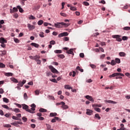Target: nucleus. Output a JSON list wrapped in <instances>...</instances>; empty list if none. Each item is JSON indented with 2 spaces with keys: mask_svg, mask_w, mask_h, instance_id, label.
Returning <instances> with one entry per match:
<instances>
[{
  "mask_svg": "<svg viewBox=\"0 0 130 130\" xmlns=\"http://www.w3.org/2000/svg\"><path fill=\"white\" fill-rule=\"evenodd\" d=\"M57 56L59 57L60 58H64V55L62 54H58Z\"/></svg>",
  "mask_w": 130,
  "mask_h": 130,
  "instance_id": "46",
  "label": "nucleus"
},
{
  "mask_svg": "<svg viewBox=\"0 0 130 130\" xmlns=\"http://www.w3.org/2000/svg\"><path fill=\"white\" fill-rule=\"evenodd\" d=\"M50 44H51V45H54V44H55V41H54V40L51 41L50 42Z\"/></svg>",
  "mask_w": 130,
  "mask_h": 130,
  "instance_id": "52",
  "label": "nucleus"
},
{
  "mask_svg": "<svg viewBox=\"0 0 130 130\" xmlns=\"http://www.w3.org/2000/svg\"><path fill=\"white\" fill-rule=\"evenodd\" d=\"M4 93H5L4 89L3 88H0V94H4Z\"/></svg>",
  "mask_w": 130,
  "mask_h": 130,
  "instance_id": "60",
  "label": "nucleus"
},
{
  "mask_svg": "<svg viewBox=\"0 0 130 130\" xmlns=\"http://www.w3.org/2000/svg\"><path fill=\"white\" fill-rule=\"evenodd\" d=\"M111 66H115V64H116V62L114 60H112L111 62Z\"/></svg>",
  "mask_w": 130,
  "mask_h": 130,
  "instance_id": "42",
  "label": "nucleus"
},
{
  "mask_svg": "<svg viewBox=\"0 0 130 130\" xmlns=\"http://www.w3.org/2000/svg\"><path fill=\"white\" fill-rule=\"evenodd\" d=\"M49 69H50L51 72L53 74H58V71L55 68L53 67L52 66H49Z\"/></svg>",
  "mask_w": 130,
  "mask_h": 130,
  "instance_id": "4",
  "label": "nucleus"
},
{
  "mask_svg": "<svg viewBox=\"0 0 130 130\" xmlns=\"http://www.w3.org/2000/svg\"><path fill=\"white\" fill-rule=\"evenodd\" d=\"M55 52V53H62V51H61V50H55L54 51Z\"/></svg>",
  "mask_w": 130,
  "mask_h": 130,
  "instance_id": "26",
  "label": "nucleus"
},
{
  "mask_svg": "<svg viewBox=\"0 0 130 130\" xmlns=\"http://www.w3.org/2000/svg\"><path fill=\"white\" fill-rule=\"evenodd\" d=\"M11 81H12V82H14V83H19V81H18V80H17V79L15 78H12Z\"/></svg>",
  "mask_w": 130,
  "mask_h": 130,
  "instance_id": "27",
  "label": "nucleus"
},
{
  "mask_svg": "<svg viewBox=\"0 0 130 130\" xmlns=\"http://www.w3.org/2000/svg\"><path fill=\"white\" fill-rule=\"evenodd\" d=\"M71 24L66 23L64 22H57L54 24V26L56 28H61V26H64V27H69Z\"/></svg>",
  "mask_w": 130,
  "mask_h": 130,
  "instance_id": "1",
  "label": "nucleus"
},
{
  "mask_svg": "<svg viewBox=\"0 0 130 130\" xmlns=\"http://www.w3.org/2000/svg\"><path fill=\"white\" fill-rule=\"evenodd\" d=\"M118 76H120L121 77H124V75L121 73H115L110 75L109 78H114V77H117Z\"/></svg>",
  "mask_w": 130,
  "mask_h": 130,
  "instance_id": "2",
  "label": "nucleus"
},
{
  "mask_svg": "<svg viewBox=\"0 0 130 130\" xmlns=\"http://www.w3.org/2000/svg\"><path fill=\"white\" fill-rule=\"evenodd\" d=\"M79 56L80 57H81L82 58H84V57L85 56V55L83 53H81L80 54H79Z\"/></svg>",
  "mask_w": 130,
  "mask_h": 130,
  "instance_id": "56",
  "label": "nucleus"
},
{
  "mask_svg": "<svg viewBox=\"0 0 130 130\" xmlns=\"http://www.w3.org/2000/svg\"><path fill=\"white\" fill-rule=\"evenodd\" d=\"M10 110H12V111H14V112H16V113H18V112H20V109L18 108H15V109H12L10 108Z\"/></svg>",
  "mask_w": 130,
  "mask_h": 130,
  "instance_id": "14",
  "label": "nucleus"
},
{
  "mask_svg": "<svg viewBox=\"0 0 130 130\" xmlns=\"http://www.w3.org/2000/svg\"><path fill=\"white\" fill-rule=\"evenodd\" d=\"M39 58H40V56H39L38 55H36V56H35V60H37V59H39Z\"/></svg>",
  "mask_w": 130,
  "mask_h": 130,
  "instance_id": "47",
  "label": "nucleus"
},
{
  "mask_svg": "<svg viewBox=\"0 0 130 130\" xmlns=\"http://www.w3.org/2000/svg\"><path fill=\"white\" fill-rule=\"evenodd\" d=\"M23 85L24 84L22 83V81H19L17 84V86L19 87H23Z\"/></svg>",
  "mask_w": 130,
  "mask_h": 130,
  "instance_id": "37",
  "label": "nucleus"
},
{
  "mask_svg": "<svg viewBox=\"0 0 130 130\" xmlns=\"http://www.w3.org/2000/svg\"><path fill=\"white\" fill-rule=\"evenodd\" d=\"M29 20H35L36 19V17H35L33 15H30L29 17H28Z\"/></svg>",
  "mask_w": 130,
  "mask_h": 130,
  "instance_id": "30",
  "label": "nucleus"
},
{
  "mask_svg": "<svg viewBox=\"0 0 130 130\" xmlns=\"http://www.w3.org/2000/svg\"><path fill=\"white\" fill-rule=\"evenodd\" d=\"M42 24H43V20H41L38 22V24L39 26H41V25H42Z\"/></svg>",
  "mask_w": 130,
  "mask_h": 130,
  "instance_id": "38",
  "label": "nucleus"
},
{
  "mask_svg": "<svg viewBox=\"0 0 130 130\" xmlns=\"http://www.w3.org/2000/svg\"><path fill=\"white\" fill-rule=\"evenodd\" d=\"M27 27L29 30H34L35 28H36V26L35 25H31V24L28 23L27 24Z\"/></svg>",
  "mask_w": 130,
  "mask_h": 130,
  "instance_id": "6",
  "label": "nucleus"
},
{
  "mask_svg": "<svg viewBox=\"0 0 130 130\" xmlns=\"http://www.w3.org/2000/svg\"><path fill=\"white\" fill-rule=\"evenodd\" d=\"M22 120H23L24 122H26L27 121V118L26 117H23Z\"/></svg>",
  "mask_w": 130,
  "mask_h": 130,
  "instance_id": "59",
  "label": "nucleus"
},
{
  "mask_svg": "<svg viewBox=\"0 0 130 130\" xmlns=\"http://www.w3.org/2000/svg\"><path fill=\"white\" fill-rule=\"evenodd\" d=\"M123 30H126V31H128V30H130V27L129 26H125L123 28Z\"/></svg>",
  "mask_w": 130,
  "mask_h": 130,
  "instance_id": "51",
  "label": "nucleus"
},
{
  "mask_svg": "<svg viewBox=\"0 0 130 130\" xmlns=\"http://www.w3.org/2000/svg\"><path fill=\"white\" fill-rule=\"evenodd\" d=\"M77 70H78V71H80V72H81V73H83V72H84V70L81 69V68L79 66H78L76 68Z\"/></svg>",
  "mask_w": 130,
  "mask_h": 130,
  "instance_id": "39",
  "label": "nucleus"
},
{
  "mask_svg": "<svg viewBox=\"0 0 130 130\" xmlns=\"http://www.w3.org/2000/svg\"><path fill=\"white\" fill-rule=\"evenodd\" d=\"M0 68H6V65L3 63H0Z\"/></svg>",
  "mask_w": 130,
  "mask_h": 130,
  "instance_id": "55",
  "label": "nucleus"
},
{
  "mask_svg": "<svg viewBox=\"0 0 130 130\" xmlns=\"http://www.w3.org/2000/svg\"><path fill=\"white\" fill-rule=\"evenodd\" d=\"M5 75L6 77H12L13 76V73H6L5 74Z\"/></svg>",
  "mask_w": 130,
  "mask_h": 130,
  "instance_id": "20",
  "label": "nucleus"
},
{
  "mask_svg": "<svg viewBox=\"0 0 130 130\" xmlns=\"http://www.w3.org/2000/svg\"><path fill=\"white\" fill-rule=\"evenodd\" d=\"M94 118H98V119H99V120H100V119H101V117H100V116H99V114H95V116H94Z\"/></svg>",
  "mask_w": 130,
  "mask_h": 130,
  "instance_id": "24",
  "label": "nucleus"
},
{
  "mask_svg": "<svg viewBox=\"0 0 130 130\" xmlns=\"http://www.w3.org/2000/svg\"><path fill=\"white\" fill-rule=\"evenodd\" d=\"M104 101L105 102H106V103H110L111 104H117V102L111 100H105Z\"/></svg>",
  "mask_w": 130,
  "mask_h": 130,
  "instance_id": "8",
  "label": "nucleus"
},
{
  "mask_svg": "<svg viewBox=\"0 0 130 130\" xmlns=\"http://www.w3.org/2000/svg\"><path fill=\"white\" fill-rule=\"evenodd\" d=\"M3 101H4V102H5L6 103H9V99H8L6 98H3Z\"/></svg>",
  "mask_w": 130,
  "mask_h": 130,
  "instance_id": "34",
  "label": "nucleus"
},
{
  "mask_svg": "<svg viewBox=\"0 0 130 130\" xmlns=\"http://www.w3.org/2000/svg\"><path fill=\"white\" fill-rule=\"evenodd\" d=\"M70 10H71V11H77V9H76V8L75 7H71L70 8Z\"/></svg>",
  "mask_w": 130,
  "mask_h": 130,
  "instance_id": "53",
  "label": "nucleus"
},
{
  "mask_svg": "<svg viewBox=\"0 0 130 130\" xmlns=\"http://www.w3.org/2000/svg\"><path fill=\"white\" fill-rule=\"evenodd\" d=\"M90 67L92 69H96V66H95L93 64H91Z\"/></svg>",
  "mask_w": 130,
  "mask_h": 130,
  "instance_id": "62",
  "label": "nucleus"
},
{
  "mask_svg": "<svg viewBox=\"0 0 130 130\" xmlns=\"http://www.w3.org/2000/svg\"><path fill=\"white\" fill-rule=\"evenodd\" d=\"M22 106L23 109H24L26 111H27V112H29L30 113H35V112L32 111L31 110L28 109V107L27 105L23 104L22 105Z\"/></svg>",
  "mask_w": 130,
  "mask_h": 130,
  "instance_id": "3",
  "label": "nucleus"
},
{
  "mask_svg": "<svg viewBox=\"0 0 130 130\" xmlns=\"http://www.w3.org/2000/svg\"><path fill=\"white\" fill-rule=\"evenodd\" d=\"M24 99L27 100L28 99V95L26 93H24L23 95Z\"/></svg>",
  "mask_w": 130,
  "mask_h": 130,
  "instance_id": "49",
  "label": "nucleus"
},
{
  "mask_svg": "<svg viewBox=\"0 0 130 130\" xmlns=\"http://www.w3.org/2000/svg\"><path fill=\"white\" fill-rule=\"evenodd\" d=\"M17 9H18L20 13H23L24 12V10H23V9L22 8H21V7L20 6H18L17 7Z\"/></svg>",
  "mask_w": 130,
  "mask_h": 130,
  "instance_id": "19",
  "label": "nucleus"
},
{
  "mask_svg": "<svg viewBox=\"0 0 130 130\" xmlns=\"http://www.w3.org/2000/svg\"><path fill=\"white\" fill-rule=\"evenodd\" d=\"M4 127H12V125H11L10 124H6L4 125Z\"/></svg>",
  "mask_w": 130,
  "mask_h": 130,
  "instance_id": "50",
  "label": "nucleus"
},
{
  "mask_svg": "<svg viewBox=\"0 0 130 130\" xmlns=\"http://www.w3.org/2000/svg\"><path fill=\"white\" fill-rule=\"evenodd\" d=\"M40 90H36L35 91V94L36 95H39L40 94Z\"/></svg>",
  "mask_w": 130,
  "mask_h": 130,
  "instance_id": "54",
  "label": "nucleus"
},
{
  "mask_svg": "<svg viewBox=\"0 0 130 130\" xmlns=\"http://www.w3.org/2000/svg\"><path fill=\"white\" fill-rule=\"evenodd\" d=\"M39 36H40V37H41L42 38H44V32H40V34H39Z\"/></svg>",
  "mask_w": 130,
  "mask_h": 130,
  "instance_id": "44",
  "label": "nucleus"
},
{
  "mask_svg": "<svg viewBox=\"0 0 130 130\" xmlns=\"http://www.w3.org/2000/svg\"><path fill=\"white\" fill-rule=\"evenodd\" d=\"M83 5H84V6H85L86 7H88V6H90V4H89V3H88L87 2H83Z\"/></svg>",
  "mask_w": 130,
  "mask_h": 130,
  "instance_id": "33",
  "label": "nucleus"
},
{
  "mask_svg": "<svg viewBox=\"0 0 130 130\" xmlns=\"http://www.w3.org/2000/svg\"><path fill=\"white\" fill-rule=\"evenodd\" d=\"M31 110H32V111H34L35 110V107H36V105L34 104H31Z\"/></svg>",
  "mask_w": 130,
  "mask_h": 130,
  "instance_id": "22",
  "label": "nucleus"
},
{
  "mask_svg": "<svg viewBox=\"0 0 130 130\" xmlns=\"http://www.w3.org/2000/svg\"><path fill=\"white\" fill-rule=\"evenodd\" d=\"M85 98L86 99H88L89 101H91V102H94V99L90 95H86L85 96Z\"/></svg>",
  "mask_w": 130,
  "mask_h": 130,
  "instance_id": "9",
  "label": "nucleus"
},
{
  "mask_svg": "<svg viewBox=\"0 0 130 130\" xmlns=\"http://www.w3.org/2000/svg\"><path fill=\"white\" fill-rule=\"evenodd\" d=\"M94 110L97 111V112H101V109H100L99 108H94Z\"/></svg>",
  "mask_w": 130,
  "mask_h": 130,
  "instance_id": "45",
  "label": "nucleus"
},
{
  "mask_svg": "<svg viewBox=\"0 0 130 130\" xmlns=\"http://www.w3.org/2000/svg\"><path fill=\"white\" fill-rule=\"evenodd\" d=\"M11 124H12V125H14V126H16V127H19V126H20V125H18L17 122L11 123Z\"/></svg>",
  "mask_w": 130,
  "mask_h": 130,
  "instance_id": "23",
  "label": "nucleus"
},
{
  "mask_svg": "<svg viewBox=\"0 0 130 130\" xmlns=\"http://www.w3.org/2000/svg\"><path fill=\"white\" fill-rule=\"evenodd\" d=\"M14 18H15V19H17V18H18V17H19V15H18V14H17V13H15L14 14Z\"/></svg>",
  "mask_w": 130,
  "mask_h": 130,
  "instance_id": "58",
  "label": "nucleus"
},
{
  "mask_svg": "<svg viewBox=\"0 0 130 130\" xmlns=\"http://www.w3.org/2000/svg\"><path fill=\"white\" fill-rule=\"evenodd\" d=\"M116 63H120V59L116 58L115 59Z\"/></svg>",
  "mask_w": 130,
  "mask_h": 130,
  "instance_id": "40",
  "label": "nucleus"
},
{
  "mask_svg": "<svg viewBox=\"0 0 130 130\" xmlns=\"http://www.w3.org/2000/svg\"><path fill=\"white\" fill-rule=\"evenodd\" d=\"M56 115H57V113H51L50 114V116H51V117H53V116H56Z\"/></svg>",
  "mask_w": 130,
  "mask_h": 130,
  "instance_id": "31",
  "label": "nucleus"
},
{
  "mask_svg": "<svg viewBox=\"0 0 130 130\" xmlns=\"http://www.w3.org/2000/svg\"><path fill=\"white\" fill-rule=\"evenodd\" d=\"M7 41L5 38L1 37L0 38V43H7Z\"/></svg>",
  "mask_w": 130,
  "mask_h": 130,
  "instance_id": "13",
  "label": "nucleus"
},
{
  "mask_svg": "<svg viewBox=\"0 0 130 130\" xmlns=\"http://www.w3.org/2000/svg\"><path fill=\"white\" fill-rule=\"evenodd\" d=\"M100 44L102 46H104V45H106V44L104 42H101Z\"/></svg>",
  "mask_w": 130,
  "mask_h": 130,
  "instance_id": "63",
  "label": "nucleus"
},
{
  "mask_svg": "<svg viewBox=\"0 0 130 130\" xmlns=\"http://www.w3.org/2000/svg\"><path fill=\"white\" fill-rule=\"evenodd\" d=\"M47 76V77H49V76H52V73H51V72H49V71H47L46 73Z\"/></svg>",
  "mask_w": 130,
  "mask_h": 130,
  "instance_id": "36",
  "label": "nucleus"
},
{
  "mask_svg": "<svg viewBox=\"0 0 130 130\" xmlns=\"http://www.w3.org/2000/svg\"><path fill=\"white\" fill-rule=\"evenodd\" d=\"M38 119H39V120H44V117H38Z\"/></svg>",
  "mask_w": 130,
  "mask_h": 130,
  "instance_id": "57",
  "label": "nucleus"
},
{
  "mask_svg": "<svg viewBox=\"0 0 130 130\" xmlns=\"http://www.w3.org/2000/svg\"><path fill=\"white\" fill-rule=\"evenodd\" d=\"M13 12H18V8L16 7H14L13 8Z\"/></svg>",
  "mask_w": 130,
  "mask_h": 130,
  "instance_id": "64",
  "label": "nucleus"
},
{
  "mask_svg": "<svg viewBox=\"0 0 130 130\" xmlns=\"http://www.w3.org/2000/svg\"><path fill=\"white\" fill-rule=\"evenodd\" d=\"M61 108H62V109H69V106L66 104L62 105Z\"/></svg>",
  "mask_w": 130,
  "mask_h": 130,
  "instance_id": "18",
  "label": "nucleus"
},
{
  "mask_svg": "<svg viewBox=\"0 0 130 130\" xmlns=\"http://www.w3.org/2000/svg\"><path fill=\"white\" fill-rule=\"evenodd\" d=\"M64 104H66L65 102H61L60 103H57L56 104V105L57 106H58V105H64Z\"/></svg>",
  "mask_w": 130,
  "mask_h": 130,
  "instance_id": "32",
  "label": "nucleus"
},
{
  "mask_svg": "<svg viewBox=\"0 0 130 130\" xmlns=\"http://www.w3.org/2000/svg\"><path fill=\"white\" fill-rule=\"evenodd\" d=\"M12 119H14L15 120H20L21 121L22 120L15 116H12Z\"/></svg>",
  "mask_w": 130,
  "mask_h": 130,
  "instance_id": "28",
  "label": "nucleus"
},
{
  "mask_svg": "<svg viewBox=\"0 0 130 130\" xmlns=\"http://www.w3.org/2000/svg\"><path fill=\"white\" fill-rule=\"evenodd\" d=\"M102 105L98 104L92 105V107H101Z\"/></svg>",
  "mask_w": 130,
  "mask_h": 130,
  "instance_id": "41",
  "label": "nucleus"
},
{
  "mask_svg": "<svg viewBox=\"0 0 130 130\" xmlns=\"http://www.w3.org/2000/svg\"><path fill=\"white\" fill-rule=\"evenodd\" d=\"M68 35L69 33H68V32H64L59 34L58 37H59V38H60V37H63V36H68Z\"/></svg>",
  "mask_w": 130,
  "mask_h": 130,
  "instance_id": "7",
  "label": "nucleus"
},
{
  "mask_svg": "<svg viewBox=\"0 0 130 130\" xmlns=\"http://www.w3.org/2000/svg\"><path fill=\"white\" fill-rule=\"evenodd\" d=\"M40 112H47V110L43 109V108H41L39 109Z\"/></svg>",
  "mask_w": 130,
  "mask_h": 130,
  "instance_id": "25",
  "label": "nucleus"
},
{
  "mask_svg": "<svg viewBox=\"0 0 130 130\" xmlns=\"http://www.w3.org/2000/svg\"><path fill=\"white\" fill-rule=\"evenodd\" d=\"M46 125L47 126V130H53V129H50L51 128V125H50L49 124H46Z\"/></svg>",
  "mask_w": 130,
  "mask_h": 130,
  "instance_id": "21",
  "label": "nucleus"
},
{
  "mask_svg": "<svg viewBox=\"0 0 130 130\" xmlns=\"http://www.w3.org/2000/svg\"><path fill=\"white\" fill-rule=\"evenodd\" d=\"M64 41H69L70 40V38L69 37H64Z\"/></svg>",
  "mask_w": 130,
  "mask_h": 130,
  "instance_id": "61",
  "label": "nucleus"
},
{
  "mask_svg": "<svg viewBox=\"0 0 130 130\" xmlns=\"http://www.w3.org/2000/svg\"><path fill=\"white\" fill-rule=\"evenodd\" d=\"M2 107H3V108H6V109H7L8 110H10V109H11L9 106H7V105H3Z\"/></svg>",
  "mask_w": 130,
  "mask_h": 130,
  "instance_id": "29",
  "label": "nucleus"
},
{
  "mask_svg": "<svg viewBox=\"0 0 130 130\" xmlns=\"http://www.w3.org/2000/svg\"><path fill=\"white\" fill-rule=\"evenodd\" d=\"M64 89H67L68 90H71L73 89V87H71L70 85H64Z\"/></svg>",
  "mask_w": 130,
  "mask_h": 130,
  "instance_id": "17",
  "label": "nucleus"
},
{
  "mask_svg": "<svg viewBox=\"0 0 130 130\" xmlns=\"http://www.w3.org/2000/svg\"><path fill=\"white\" fill-rule=\"evenodd\" d=\"M50 81L51 82H53V83H57V81H56V79H55V78L50 79Z\"/></svg>",
  "mask_w": 130,
  "mask_h": 130,
  "instance_id": "43",
  "label": "nucleus"
},
{
  "mask_svg": "<svg viewBox=\"0 0 130 130\" xmlns=\"http://www.w3.org/2000/svg\"><path fill=\"white\" fill-rule=\"evenodd\" d=\"M74 49H70L69 50L67 51L66 52L68 54H72V55H74L75 54L74 53V52L73 51Z\"/></svg>",
  "mask_w": 130,
  "mask_h": 130,
  "instance_id": "12",
  "label": "nucleus"
},
{
  "mask_svg": "<svg viewBox=\"0 0 130 130\" xmlns=\"http://www.w3.org/2000/svg\"><path fill=\"white\" fill-rule=\"evenodd\" d=\"M119 56L124 57V56H125L126 54L123 52H120V53H119Z\"/></svg>",
  "mask_w": 130,
  "mask_h": 130,
  "instance_id": "16",
  "label": "nucleus"
},
{
  "mask_svg": "<svg viewBox=\"0 0 130 130\" xmlns=\"http://www.w3.org/2000/svg\"><path fill=\"white\" fill-rule=\"evenodd\" d=\"M14 41L15 42V43H19L20 42V40L18 39L17 38H14Z\"/></svg>",
  "mask_w": 130,
  "mask_h": 130,
  "instance_id": "35",
  "label": "nucleus"
},
{
  "mask_svg": "<svg viewBox=\"0 0 130 130\" xmlns=\"http://www.w3.org/2000/svg\"><path fill=\"white\" fill-rule=\"evenodd\" d=\"M30 45H31L32 46H34L35 47H36V48H38V47H39V44H36L35 43H31L30 44Z\"/></svg>",
  "mask_w": 130,
  "mask_h": 130,
  "instance_id": "15",
  "label": "nucleus"
},
{
  "mask_svg": "<svg viewBox=\"0 0 130 130\" xmlns=\"http://www.w3.org/2000/svg\"><path fill=\"white\" fill-rule=\"evenodd\" d=\"M60 14L62 16V17H68V14L63 13H60Z\"/></svg>",
  "mask_w": 130,
  "mask_h": 130,
  "instance_id": "48",
  "label": "nucleus"
},
{
  "mask_svg": "<svg viewBox=\"0 0 130 130\" xmlns=\"http://www.w3.org/2000/svg\"><path fill=\"white\" fill-rule=\"evenodd\" d=\"M56 120L60 121L61 119L58 117H54V118L51 120V122H56Z\"/></svg>",
  "mask_w": 130,
  "mask_h": 130,
  "instance_id": "10",
  "label": "nucleus"
},
{
  "mask_svg": "<svg viewBox=\"0 0 130 130\" xmlns=\"http://www.w3.org/2000/svg\"><path fill=\"white\" fill-rule=\"evenodd\" d=\"M112 37L113 38H115L117 41H118L119 42H121V41H122V39L120 38V36L119 35H114Z\"/></svg>",
  "mask_w": 130,
  "mask_h": 130,
  "instance_id": "5",
  "label": "nucleus"
},
{
  "mask_svg": "<svg viewBox=\"0 0 130 130\" xmlns=\"http://www.w3.org/2000/svg\"><path fill=\"white\" fill-rule=\"evenodd\" d=\"M92 113H93V111L89 109L86 110V114L87 115H92Z\"/></svg>",
  "mask_w": 130,
  "mask_h": 130,
  "instance_id": "11",
  "label": "nucleus"
}]
</instances>
